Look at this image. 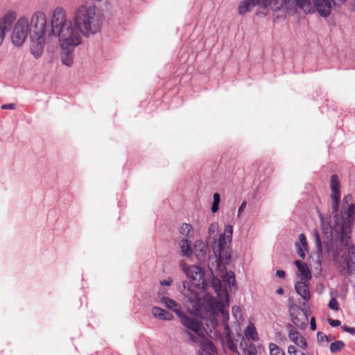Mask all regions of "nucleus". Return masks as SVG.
I'll use <instances>...</instances> for the list:
<instances>
[{"instance_id": "0eeeda50", "label": "nucleus", "mask_w": 355, "mask_h": 355, "mask_svg": "<svg viewBox=\"0 0 355 355\" xmlns=\"http://www.w3.org/2000/svg\"><path fill=\"white\" fill-rule=\"evenodd\" d=\"M28 33V20L26 17L19 18L13 29L12 43L16 46H21L25 42Z\"/></svg>"}, {"instance_id": "603ef678", "label": "nucleus", "mask_w": 355, "mask_h": 355, "mask_svg": "<svg viewBox=\"0 0 355 355\" xmlns=\"http://www.w3.org/2000/svg\"><path fill=\"white\" fill-rule=\"evenodd\" d=\"M327 252H329V251H330V250H329V246H327Z\"/></svg>"}, {"instance_id": "58836bf2", "label": "nucleus", "mask_w": 355, "mask_h": 355, "mask_svg": "<svg viewBox=\"0 0 355 355\" xmlns=\"http://www.w3.org/2000/svg\"><path fill=\"white\" fill-rule=\"evenodd\" d=\"M328 322H329V324L332 327H338L341 324V322L340 320H334V319H331L329 318L328 320Z\"/></svg>"}, {"instance_id": "c9c22d12", "label": "nucleus", "mask_w": 355, "mask_h": 355, "mask_svg": "<svg viewBox=\"0 0 355 355\" xmlns=\"http://www.w3.org/2000/svg\"><path fill=\"white\" fill-rule=\"evenodd\" d=\"M200 248V253L202 256L205 254V245L201 240H198L195 243V248Z\"/></svg>"}, {"instance_id": "a18cd8bd", "label": "nucleus", "mask_w": 355, "mask_h": 355, "mask_svg": "<svg viewBox=\"0 0 355 355\" xmlns=\"http://www.w3.org/2000/svg\"><path fill=\"white\" fill-rule=\"evenodd\" d=\"M307 3V0H296V4L302 9H304Z\"/></svg>"}, {"instance_id": "f03ea898", "label": "nucleus", "mask_w": 355, "mask_h": 355, "mask_svg": "<svg viewBox=\"0 0 355 355\" xmlns=\"http://www.w3.org/2000/svg\"><path fill=\"white\" fill-rule=\"evenodd\" d=\"M51 33L59 37L62 64L71 67L73 49L81 43V34L73 25L72 21L67 18L65 10L62 8H56L53 12Z\"/></svg>"}, {"instance_id": "ea45409f", "label": "nucleus", "mask_w": 355, "mask_h": 355, "mask_svg": "<svg viewBox=\"0 0 355 355\" xmlns=\"http://www.w3.org/2000/svg\"><path fill=\"white\" fill-rule=\"evenodd\" d=\"M232 313L233 315L236 317H241V311L239 306H233L232 307Z\"/></svg>"}, {"instance_id": "09e8293b", "label": "nucleus", "mask_w": 355, "mask_h": 355, "mask_svg": "<svg viewBox=\"0 0 355 355\" xmlns=\"http://www.w3.org/2000/svg\"><path fill=\"white\" fill-rule=\"evenodd\" d=\"M310 324H311V330L315 331L316 329V322H315V318H313V317L311 318Z\"/></svg>"}, {"instance_id": "aec40b11", "label": "nucleus", "mask_w": 355, "mask_h": 355, "mask_svg": "<svg viewBox=\"0 0 355 355\" xmlns=\"http://www.w3.org/2000/svg\"><path fill=\"white\" fill-rule=\"evenodd\" d=\"M259 5L262 7L261 0H244L239 6L238 11L240 15H245L250 11L255 6Z\"/></svg>"}, {"instance_id": "ddd939ff", "label": "nucleus", "mask_w": 355, "mask_h": 355, "mask_svg": "<svg viewBox=\"0 0 355 355\" xmlns=\"http://www.w3.org/2000/svg\"><path fill=\"white\" fill-rule=\"evenodd\" d=\"M291 318L293 323L296 327L304 329L307 326L308 316L304 310L298 308L291 309Z\"/></svg>"}, {"instance_id": "4468645a", "label": "nucleus", "mask_w": 355, "mask_h": 355, "mask_svg": "<svg viewBox=\"0 0 355 355\" xmlns=\"http://www.w3.org/2000/svg\"><path fill=\"white\" fill-rule=\"evenodd\" d=\"M286 328L288 330V336L289 340L299 347L306 349L308 347V344L304 337L299 331L294 329L292 324H287Z\"/></svg>"}, {"instance_id": "7c9ffc66", "label": "nucleus", "mask_w": 355, "mask_h": 355, "mask_svg": "<svg viewBox=\"0 0 355 355\" xmlns=\"http://www.w3.org/2000/svg\"><path fill=\"white\" fill-rule=\"evenodd\" d=\"M313 234L317 250L318 252H321L322 250V244L319 232L317 230H314Z\"/></svg>"}, {"instance_id": "a878e982", "label": "nucleus", "mask_w": 355, "mask_h": 355, "mask_svg": "<svg viewBox=\"0 0 355 355\" xmlns=\"http://www.w3.org/2000/svg\"><path fill=\"white\" fill-rule=\"evenodd\" d=\"M16 12L14 11H8L3 15L0 21L4 30L6 28L7 26H10L12 23L16 19Z\"/></svg>"}, {"instance_id": "4c0bfd02", "label": "nucleus", "mask_w": 355, "mask_h": 355, "mask_svg": "<svg viewBox=\"0 0 355 355\" xmlns=\"http://www.w3.org/2000/svg\"><path fill=\"white\" fill-rule=\"evenodd\" d=\"M318 339L320 342H328L329 339L326 334L322 332L318 333Z\"/></svg>"}, {"instance_id": "dca6fc26", "label": "nucleus", "mask_w": 355, "mask_h": 355, "mask_svg": "<svg viewBox=\"0 0 355 355\" xmlns=\"http://www.w3.org/2000/svg\"><path fill=\"white\" fill-rule=\"evenodd\" d=\"M295 264L297 268L298 276L301 279L300 281L309 282L311 279L312 275L308 265L299 260H296Z\"/></svg>"}, {"instance_id": "7ed1b4c3", "label": "nucleus", "mask_w": 355, "mask_h": 355, "mask_svg": "<svg viewBox=\"0 0 355 355\" xmlns=\"http://www.w3.org/2000/svg\"><path fill=\"white\" fill-rule=\"evenodd\" d=\"M189 283H183L182 293L188 298L191 306L199 314L205 313L209 315H214L216 311L220 313L223 318L224 331H225V324H227L229 319L228 311L225 309V306L229 304V295L227 291H222L218 293L220 300L216 301L210 295L206 294L202 299L198 293L194 291L190 286L187 287Z\"/></svg>"}, {"instance_id": "cd10ccee", "label": "nucleus", "mask_w": 355, "mask_h": 355, "mask_svg": "<svg viewBox=\"0 0 355 355\" xmlns=\"http://www.w3.org/2000/svg\"><path fill=\"white\" fill-rule=\"evenodd\" d=\"M241 350V353H238L239 355H257V347L252 343L247 344V346L244 345L243 348Z\"/></svg>"}, {"instance_id": "49530a36", "label": "nucleus", "mask_w": 355, "mask_h": 355, "mask_svg": "<svg viewBox=\"0 0 355 355\" xmlns=\"http://www.w3.org/2000/svg\"><path fill=\"white\" fill-rule=\"evenodd\" d=\"M173 282V280L171 278H168L167 279H164L160 282L162 286H170Z\"/></svg>"}, {"instance_id": "c85d7f7f", "label": "nucleus", "mask_w": 355, "mask_h": 355, "mask_svg": "<svg viewBox=\"0 0 355 355\" xmlns=\"http://www.w3.org/2000/svg\"><path fill=\"white\" fill-rule=\"evenodd\" d=\"M269 355H286L282 348L275 343H270L268 345Z\"/></svg>"}, {"instance_id": "3c124183", "label": "nucleus", "mask_w": 355, "mask_h": 355, "mask_svg": "<svg viewBox=\"0 0 355 355\" xmlns=\"http://www.w3.org/2000/svg\"><path fill=\"white\" fill-rule=\"evenodd\" d=\"M331 1H334L336 3V1L345 2L346 0H331Z\"/></svg>"}, {"instance_id": "473e14b6", "label": "nucleus", "mask_w": 355, "mask_h": 355, "mask_svg": "<svg viewBox=\"0 0 355 355\" xmlns=\"http://www.w3.org/2000/svg\"><path fill=\"white\" fill-rule=\"evenodd\" d=\"M220 203V195L218 193L214 194V202L211 206L212 212H216L218 210V205Z\"/></svg>"}, {"instance_id": "f8f14e48", "label": "nucleus", "mask_w": 355, "mask_h": 355, "mask_svg": "<svg viewBox=\"0 0 355 355\" xmlns=\"http://www.w3.org/2000/svg\"><path fill=\"white\" fill-rule=\"evenodd\" d=\"M233 233V227L231 225H227L225 227L223 234H221L218 238V250H215V253H218V259L219 261H223V252L227 243L232 241Z\"/></svg>"}, {"instance_id": "2f4dec72", "label": "nucleus", "mask_w": 355, "mask_h": 355, "mask_svg": "<svg viewBox=\"0 0 355 355\" xmlns=\"http://www.w3.org/2000/svg\"><path fill=\"white\" fill-rule=\"evenodd\" d=\"M192 230V226L190 224L185 223H182L179 227L180 233L184 236H189Z\"/></svg>"}, {"instance_id": "412c9836", "label": "nucleus", "mask_w": 355, "mask_h": 355, "mask_svg": "<svg viewBox=\"0 0 355 355\" xmlns=\"http://www.w3.org/2000/svg\"><path fill=\"white\" fill-rule=\"evenodd\" d=\"M295 245L298 256L304 259L306 257L305 252L308 251L309 249L306 237L304 234L299 235V241L295 242Z\"/></svg>"}, {"instance_id": "423d86ee", "label": "nucleus", "mask_w": 355, "mask_h": 355, "mask_svg": "<svg viewBox=\"0 0 355 355\" xmlns=\"http://www.w3.org/2000/svg\"><path fill=\"white\" fill-rule=\"evenodd\" d=\"M225 334L223 345H225L232 352L239 353L237 349L238 345H239L240 349L243 348V345L247 346V343L245 337L241 334H237L232 335L228 324H225Z\"/></svg>"}, {"instance_id": "a211bd4d", "label": "nucleus", "mask_w": 355, "mask_h": 355, "mask_svg": "<svg viewBox=\"0 0 355 355\" xmlns=\"http://www.w3.org/2000/svg\"><path fill=\"white\" fill-rule=\"evenodd\" d=\"M318 12L322 17H327L331 11V3L329 0H313Z\"/></svg>"}, {"instance_id": "37998d69", "label": "nucleus", "mask_w": 355, "mask_h": 355, "mask_svg": "<svg viewBox=\"0 0 355 355\" xmlns=\"http://www.w3.org/2000/svg\"><path fill=\"white\" fill-rule=\"evenodd\" d=\"M342 329L345 332H348L352 335H355V328L349 327L346 325L342 327Z\"/></svg>"}, {"instance_id": "9b49d317", "label": "nucleus", "mask_w": 355, "mask_h": 355, "mask_svg": "<svg viewBox=\"0 0 355 355\" xmlns=\"http://www.w3.org/2000/svg\"><path fill=\"white\" fill-rule=\"evenodd\" d=\"M340 181L337 175H333L331 177L330 188L331 198V209L333 212H338L339 200L340 198Z\"/></svg>"}, {"instance_id": "c756f323", "label": "nucleus", "mask_w": 355, "mask_h": 355, "mask_svg": "<svg viewBox=\"0 0 355 355\" xmlns=\"http://www.w3.org/2000/svg\"><path fill=\"white\" fill-rule=\"evenodd\" d=\"M345 346V344L342 340H337L330 345L329 349L331 353H337L341 351Z\"/></svg>"}, {"instance_id": "39448f33", "label": "nucleus", "mask_w": 355, "mask_h": 355, "mask_svg": "<svg viewBox=\"0 0 355 355\" xmlns=\"http://www.w3.org/2000/svg\"><path fill=\"white\" fill-rule=\"evenodd\" d=\"M28 29L31 37H45L46 34L54 35L51 33L45 13L37 11L35 12L28 22Z\"/></svg>"}, {"instance_id": "6ab92c4d", "label": "nucleus", "mask_w": 355, "mask_h": 355, "mask_svg": "<svg viewBox=\"0 0 355 355\" xmlns=\"http://www.w3.org/2000/svg\"><path fill=\"white\" fill-rule=\"evenodd\" d=\"M291 0H261L262 7H270L273 10H278L289 5Z\"/></svg>"}, {"instance_id": "20e7f679", "label": "nucleus", "mask_w": 355, "mask_h": 355, "mask_svg": "<svg viewBox=\"0 0 355 355\" xmlns=\"http://www.w3.org/2000/svg\"><path fill=\"white\" fill-rule=\"evenodd\" d=\"M75 24L73 25L85 36L95 34L101 29V22L94 6H82L78 8L74 17Z\"/></svg>"}, {"instance_id": "6e6552de", "label": "nucleus", "mask_w": 355, "mask_h": 355, "mask_svg": "<svg viewBox=\"0 0 355 355\" xmlns=\"http://www.w3.org/2000/svg\"><path fill=\"white\" fill-rule=\"evenodd\" d=\"M184 333L192 343H197L200 347L198 352L199 355H214L215 347L205 336L193 335V334L187 330L184 331Z\"/></svg>"}, {"instance_id": "5701e85b", "label": "nucleus", "mask_w": 355, "mask_h": 355, "mask_svg": "<svg viewBox=\"0 0 355 355\" xmlns=\"http://www.w3.org/2000/svg\"><path fill=\"white\" fill-rule=\"evenodd\" d=\"M161 302L169 309L174 311L178 316L182 313L180 310V306L175 300L168 297L162 296L161 297Z\"/></svg>"}, {"instance_id": "a19ab883", "label": "nucleus", "mask_w": 355, "mask_h": 355, "mask_svg": "<svg viewBox=\"0 0 355 355\" xmlns=\"http://www.w3.org/2000/svg\"><path fill=\"white\" fill-rule=\"evenodd\" d=\"M246 205H247V202L246 201H243L241 203V205H240V207H239L238 213H237V216L239 218L241 217V213L244 210V209L246 207Z\"/></svg>"}, {"instance_id": "b1692460", "label": "nucleus", "mask_w": 355, "mask_h": 355, "mask_svg": "<svg viewBox=\"0 0 355 355\" xmlns=\"http://www.w3.org/2000/svg\"><path fill=\"white\" fill-rule=\"evenodd\" d=\"M244 335L247 339H250L253 341L259 340L257 331L254 324L252 322H250L244 330Z\"/></svg>"}, {"instance_id": "f704fd0d", "label": "nucleus", "mask_w": 355, "mask_h": 355, "mask_svg": "<svg viewBox=\"0 0 355 355\" xmlns=\"http://www.w3.org/2000/svg\"><path fill=\"white\" fill-rule=\"evenodd\" d=\"M288 355H306L304 352L298 351L294 345L288 347Z\"/></svg>"}, {"instance_id": "1a4fd4ad", "label": "nucleus", "mask_w": 355, "mask_h": 355, "mask_svg": "<svg viewBox=\"0 0 355 355\" xmlns=\"http://www.w3.org/2000/svg\"><path fill=\"white\" fill-rule=\"evenodd\" d=\"M178 318H180L181 324L186 328L183 330V334L187 336L184 331L187 330L200 336H205L202 331V325L200 322L193 317H190L183 313H181Z\"/></svg>"}, {"instance_id": "e433bc0d", "label": "nucleus", "mask_w": 355, "mask_h": 355, "mask_svg": "<svg viewBox=\"0 0 355 355\" xmlns=\"http://www.w3.org/2000/svg\"><path fill=\"white\" fill-rule=\"evenodd\" d=\"M352 196L350 195H347V196H345L343 198V207L341 209H343V210H347V207L349 206L348 203L352 200ZM352 203L349 204V205H351Z\"/></svg>"}, {"instance_id": "f257e3e1", "label": "nucleus", "mask_w": 355, "mask_h": 355, "mask_svg": "<svg viewBox=\"0 0 355 355\" xmlns=\"http://www.w3.org/2000/svg\"><path fill=\"white\" fill-rule=\"evenodd\" d=\"M334 224L325 222L320 214L324 236L331 241L334 234L335 249L332 251V260L340 275L347 277L355 271V245L351 244V226L354 220L355 205L351 204L347 210L342 209L340 216L334 212Z\"/></svg>"}, {"instance_id": "79ce46f5", "label": "nucleus", "mask_w": 355, "mask_h": 355, "mask_svg": "<svg viewBox=\"0 0 355 355\" xmlns=\"http://www.w3.org/2000/svg\"><path fill=\"white\" fill-rule=\"evenodd\" d=\"M218 230V224L217 223H211L209 227V232L210 234H214Z\"/></svg>"}, {"instance_id": "bb28decb", "label": "nucleus", "mask_w": 355, "mask_h": 355, "mask_svg": "<svg viewBox=\"0 0 355 355\" xmlns=\"http://www.w3.org/2000/svg\"><path fill=\"white\" fill-rule=\"evenodd\" d=\"M222 279L223 282L230 287L234 286L236 283L234 273L232 271L225 272V273L223 275Z\"/></svg>"}, {"instance_id": "393cba45", "label": "nucleus", "mask_w": 355, "mask_h": 355, "mask_svg": "<svg viewBox=\"0 0 355 355\" xmlns=\"http://www.w3.org/2000/svg\"><path fill=\"white\" fill-rule=\"evenodd\" d=\"M181 252L183 256L189 257L193 254L191 243L187 239H182L180 243Z\"/></svg>"}, {"instance_id": "4be33fe9", "label": "nucleus", "mask_w": 355, "mask_h": 355, "mask_svg": "<svg viewBox=\"0 0 355 355\" xmlns=\"http://www.w3.org/2000/svg\"><path fill=\"white\" fill-rule=\"evenodd\" d=\"M151 312L155 318H159V320L169 321L173 318V315L171 313L157 306L153 307Z\"/></svg>"}, {"instance_id": "9d476101", "label": "nucleus", "mask_w": 355, "mask_h": 355, "mask_svg": "<svg viewBox=\"0 0 355 355\" xmlns=\"http://www.w3.org/2000/svg\"><path fill=\"white\" fill-rule=\"evenodd\" d=\"M185 272L193 286L198 288H205V279L204 278V272L200 267L193 265L188 267Z\"/></svg>"}, {"instance_id": "2eb2a0df", "label": "nucleus", "mask_w": 355, "mask_h": 355, "mask_svg": "<svg viewBox=\"0 0 355 355\" xmlns=\"http://www.w3.org/2000/svg\"><path fill=\"white\" fill-rule=\"evenodd\" d=\"M31 51L35 58H39L44 50L45 44V37H31Z\"/></svg>"}, {"instance_id": "8fccbe9b", "label": "nucleus", "mask_w": 355, "mask_h": 355, "mask_svg": "<svg viewBox=\"0 0 355 355\" xmlns=\"http://www.w3.org/2000/svg\"><path fill=\"white\" fill-rule=\"evenodd\" d=\"M284 293V289L282 287H279L276 291V293L278 295H283Z\"/></svg>"}, {"instance_id": "de8ad7c7", "label": "nucleus", "mask_w": 355, "mask_h": 355, "mask_svg": "<svg viewBox=\"0 0 355 355\" xmlns=\"http://www.w3.org/2000/svg\"><path fill=\"white\" fill-rule=\"evenodd\" d=\"M276 275L279 277V278H284L285 276H286V272L282 270H278L277 272H276Z\"/></svg>"}, {"instance_id": "c03bdc74", "label": "nucleus", "mask_w": 355, "mask_h": 355, "mask_svg": "<svg viewBox=\"0 0 355 355\" xmlns=\"http://www.w3.org/2000/svg\"><path fill=\"white\" fill-rule=\"evenodd\" d=\"M1 108L3 110H15V104H14V103L4 104V105H1Z\"/></svg>"}, {"instance_id": "f3484780", "label": "nucleus", "mask_w": 355, "mask_h": 355, "mask_svg": "<svg viewBox=\"0 0 355 355\" xmlns=\"http://www.w3.org/2000/svg\"><path fill=\"white\" fill-rule=\"evenodd\" d=\"M309 282L298 281L295 284V289L298 295L305 301L311 299V293L309 288Z\"/></svg>"}, {"instance_id": "72a5a7b5", "label": "nucleus", "mask_w": 355, "mask_h": 355, "mask_svg": "<svg viewBox=\"0 0 355 355\" xmlns=\"http://www.w3.org/2000/svg\"><path fill=\"white\" fill-rule=\"evenodd\" d=\"M328 306L330 309L333 311H338L340 309L338 302L337 300L334 297L331 298L329 302Z\"/></svg>"}]
</instances>
